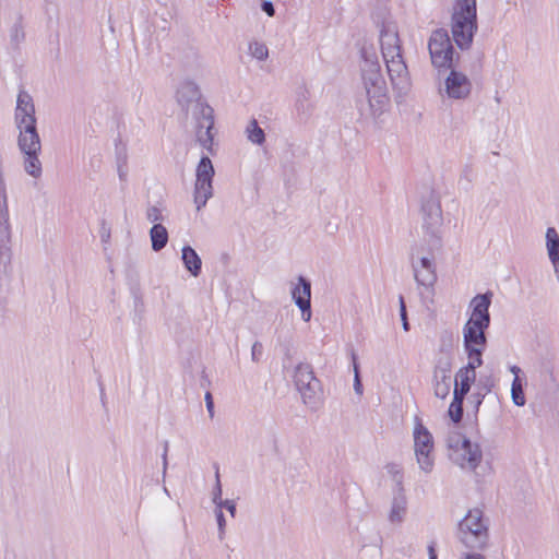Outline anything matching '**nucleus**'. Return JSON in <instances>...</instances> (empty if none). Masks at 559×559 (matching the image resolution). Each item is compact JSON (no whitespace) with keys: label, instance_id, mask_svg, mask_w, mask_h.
I'll use <instances>...</instances> for the list:
<instances>
[{"label":"nucleus","instance_id":"b1692460","mask_svg":"<svg viewBox=\"0 0 559 559\" xmlns=\"http://www.w3.org/2000/svg\"><path fill=\"white\" fill-rule=\"evenodd\" d=\"M15 122L17 128L21 126L36 124L35 108H15Z\"/></svg>","mask_w":559,"mask_h":559},{"label":"nucleus","instance_id":"7ed1b4c3","mask_svg":"<svg viewBox=\"0 0 559 559\" xmlns=\"http://www.w3.org/2000/svg\"><path fill=\"white\" fill-rule=\"evenodd\" d=\"M456 536L465 548L472 550L464 559H486L479 552L487 548L489 540L488 522L483 510L471 509L459 522Z\"/></svg>","mask_w":559,"mask_h":559},{"label":"nucleus","instance_id":"c756f323","mask_svg":"<svg viewBox=\"0 0 559 559\" xmlns=\"http://www.w3.org/2000/svg\"><path fill=\"white\" fill-rule=\"evenodd\" d=\"M250 52L252 57L257 58L258 60H265L269 57V49L265 44L254 41L250 44Z\"/></svg>","mask_w":559,"mask_h":559},{"label":"nucleus","instance_id":"5701e85b","mask_svg":"<svg viewBox=\"0 0 559 559\" xmlns=\"http://www.w3.org/2000/svg\"><path fill=\"white\" fill-rule=\"evenodd\" d=\"M247 139L260 147H263L265 143V133L263 129L259 127L255 119L250 120L247 124Z\"/></svg>","mask_w":559,"mask_h":559},{"label":"nucleus","instance_id":"79ce46f5","mask_svg":"<svg viewBox=\"0 0 559 559\" xmlns=\"http://www.w3.org/2000/svg\"><path fill=\"white\" fill-rule=\"evenodd\" d=\"M219 503H222V508H226V510H228L230 512V514L234 516L235 514V511H236V506L234 503V501H230V500H226V501H219Z\"/></svg>","mask_w":559,"mask_h":559},{"label":"nucleus","instance_id":"49530a36","mask_svg":"<svg viewBox=\"0 0 559 559\" xmlns=\"http://www.w3.org/2000/svg\"><path fill=\"white\" fill-rule=\"evenodd\" d=\"M100 238L103 241H107L110 238V230L103 227L100 231Z\"/></svg>","mask_w":559,"mask_h":559},{"label":"nucleus","instance_id":"2eb2a0df","mask_svg":"<svg viewBox=\"0 0 559 559\" xmlns=\"http://www.w3.org/2000/svg\"><path fill=\"white\" fill-rule=\"evenodd\" d=\"M292 298L301 311V318L305 322L311 319V284L302 276L298 277L296 284H292Z\"/></svg>","mask_w":559,"mask_h":559},{"label":"nucleus","instance_id":"f257e3e1","mask_svg":"<svg viewBox=\"0 0 559 559\" xmlns=\"http://www.w3.org/2000/svg\"><path fill=\"white\" fill-rule=\"evenodd\" d=\"M176 97L180 108L192 117L197 142L209 154L215 155L214 109L203 99L199 86L192 81H185Z\"/></svg>","mask_w":559,"mask_h":559},{"label":"nucleus","instance_id":"39448f33","mask_svg":"<svg viewBox=\"0 0 559 559\" xmlns=\"http://www.w3.org/2000/svg\"><path fill=\"white\" fill-rule=\"evenodd\" d=\"M452 35L461 48H468L477 31L476 0H456L453 7Z\"/></svg>","mask_w":559,"mask_h":559},{"label":"nucleus","instance_id":"423d86ee","mask_svg":"<svg viewBox=\"0 0 559 559\" xmlns=\"http://www.w3.org/2000/svg\"><path fill=\"white\" fill-rule=\"evenodd\" d=\"M492 293L476 295L471 300L472 314L463 328V338L474 343L486 344V329L490 324L489 307Z\"/></svg>","mask_w":559,"mask_h":559},{"label":"nucleus","instance_id":"aec40b11","mask_svg":"<svg viewBox=\"0 0 559 559\" xmlns=\"http://www.w3.org/2000/svg\"><path fill=\"white\" fill-rule=\"evenodd\" d=\"M181 260L186 270L194 277L199 276L202 270V260L191 246H183Z\"/></svg>","mask_w":559,"mask_h":559},{"label":"nucleus","instance_id":"f3484780","mask_svg":"<svg viewBox=\"0 0 559 559\" xmlns=\"http://www.w3.org/2000/svg\"><path fill=\"white\" fill-rule=\"evenodd\" d=\"M407 513V498L405 490H396L391 502L389 521L392 524H401Z\"/></svg>","mask_w":559,"mask_h":559},{"label":"nucleus","instance_id":"ea45409f","mask_svg":"<svg viewBox=\"0 0 559 559\" xmlns=\"http://www.w3.org/2000/svg\"><path fill=\"white\" fill-rule=\"evenodd\" d=\"M221 495H222V488H221V483H219V477H218V471H216V488L213 492V501L218 506V499H221Z\"/></svg>","mask_w":559,"mask_h":559},{"label":"nucleus","instance_id":"f03ea898","mask_svg":"<svg viewBox=\"0 0 559 559\" xmlns=\"http://www.w3.org/2000/svg\"><path fill=\"white\" fill-rule=\"evenodd\" d=\"M380 47L391 83L400 93H405L411 86L407 66L402 56V45L397 24L394 21H383L380 26Z\"/></svg>","mask_w":559,"mask_h":559},{"label":"nucleus","instance_id":"4be33fe9","mask_svg":"<svg viewBox=\"0 0 559 559\" xmlns=\"http://www.w3.org/2000/svg\"><path fill=\"white\" fill-rule=\"evenodd\" d=\"M152 249L155 252L164 249L168 242V231L162 224H154L150 230Z\"/></svg>","mask_w":559,"mask_h":559},{"label":"nucleus","instance_id":"6e6552de","mask_svg":"<svg viewBox=\"0 0 559 559\" xmlns=\"http://www.w3.org/2000/svg\"><path fill=\"white\" fill-rule=\"evenodd\" d=\"M20 134L17 144L21 152L24 154V169L25 171L34 177L39 178L41 176V163L38 158V154L41 151L40 138L37 132L36 124L21 126L19 128Z\"/></svg>","mask_w":559,"mask_h":559},{"label":"nucleus","instance_id":"2f4dec72","mask_svg":"<svg viewBox=\"0 0 559 559\" xmlns=\"http://www.w3.org/2000/svg\"><path fill=\"white\" fill-rule=\"evenodd\" d=\"M356 355L353 354V367H354V390L358 395L362 394V384L359 377V368L357 364Z\"/></svg>","mask_w":559,"mask_h":559},{"label":"nucleus","instance_id":"58836bf2","mask_svg":"<svg viewBox=\"0 0 559 559\" xmlns=\"http://www.w3.org/2000/svg\"><path fill=\"white\" fill-rule=\"evenodd\" d=\"M263 346L260 343H254L251 348L252 359L258 361L259 357L262 355Z\"/></svg>","mask_w":559,"mask_h":559},{"label":"nucleus","instance_id":"4c0bfd02","mask_svg":"<svg viewBox=\"0 0 559 559\" xmlns=\"http://www.w3.org/2000/svg\"><path fill=\"white\" fill-rule=\"evenodd\" d=\"M168 448H169V442L166 440V441L164 442V451H163V454H162V460H163V476H164V477H165V475H166L167 466H168V461H167Z\"/></svg>","mask_w":559,"mask_h":559},{"label":"nucleus","instance_id":"412c9836","mask_svg":"<svg viewBox=\"0 0 559 559\" xmlns=\"http://www.w3.org/2000/svg\"><path fill=\"white\" fill-rule=\"evenodd\" d=\"M476 380V373L460 368L455 374L453 395L464 396L469 392L471 385Z\"/></svg>","mask_w":559,"mask_h":559},{"label":"nucleus","instance_id":"de8ad7c7","mask_svg":"<svg viewBox=\"0 0 559 559\" xmlns=\"http://www.w3.org/2000/svg\"><path fill=\"white\" fill-rule=\"evenodd\" d=\"M510 371L514 374V378H515V377H519L521 369L518 366H512L510 368Z\"/></svg>","mask_w":559,"mask_h":559},{"label":"nucleus","instance_id":"37998d69","mask_svg":"<svg viewBox=\"0 0 559 559\" xmlns=\"http://www.w3.org/2000/svg\"><path fill=\"white\" fill-rule=\"evenodd\" d=\"M117 170H118V176H119V179L121 181H126L127 180V175H128V171L124 167L123 164L119 163L118 164V167H117Z\"/></svg>","mask_w":559,"mask_h":559},{"label":"nucleus","instance_id":"4468645a","mask_svg":"<svg viewBox=\"0 0 559 559\" xmlns=\"http://www.w3.org/2000/svg\"><path fill=\"white\" fill-rule=\"evenodd\" d=\"M427 214L425 218V227L430 236L429 250L438 251L441 248L440 227L442 225V212L439 205L431 204L424 209Z\"/></svg>","mask_w":559,"mask_h":559},{"label":"nucleus","instance_id":"bb28decb","mask_svg":"<svg viewBox=\"0 0 559 559\" xmlns=\"http://www.w3.org/2000/svg\"><path fill=\"white\" fill-rule=\"evenodd\" d=\"M511 397H512V402L516 406H524L526 403V399H525V395L523 392V386H522V383H521V380L519 377H515L512 382Z\"/></svg>","mask_w":559,"mask_h":559},{"label":"nucleus","instance_id":"e433bc0d","mask_svg":"<svg viewBox=\"0 0 559 559\" xmlns=\"http://www.w3.org/2000/svg\"><path fill=\"white\" fill-rule=\"evenodd\" d=\"M204 400H205L206 409L209 412V415L211 418H213L214 417V401H213L212 393L210 391H206Z\"/></svg>","mask_w":559,"mask_h":559},{"label":"nucleus","instance_id":"a18cd8bd","mask_svg":"<svg viewBox=\"0 0 559 559\" xmlns=\"http://www.w3.org/2000/svg\"><path fill=\"white\" fill-rule=\"evenodd\" d=\"M549 260L554 266L555 273L559 274V255L550 257Z\"/></svg>","mask_w":559,"mask_h":559},{"label":"nucleus","instance_id":"c85d7f7f","mask_svg":"<svg viewBox=\"0 0 559 559\" xmlns=\"http://www.w3.org/2000/svg\"><path fill=\"white\" fill-rule=\"evenodd\" d=\"M386 472L391 475L393 481L396 484V490H405L403 486V471L396 464L386 465Z\"/></svg>","mask_w":559,"mask_h":559},{"label":"nucleus","instance_id":"09e8293b","mask_svg":"<svg viewBox=\"0 0 559 559\" xmlns=\"http://www.w3.org/2000/svg\"><path fill=\"white\" fill-rule=\"evenodd\" d=\"M429 559H437V556L435 554V549L432 546L429 547Z\"/></svg>","mask_w":559,"mask_h":559},{"label":"nucleus","instance_id":"a878e982","mask_svg":"<svg viewBox=\"0 0 559 559\" xmlns=\"http://www.w3.org/2000/svg\"><path fill=\"white\" fill-rule=\"evenodd\" d=\"M25 39V32L22 24V19L19 17L17 21L12 25L10 29V41L11 45L15 48L20 46Z\"/></svg>","mask_w":559,"mask_h":559},{"label":"nucleus","instance_id":"393cba45","mask_svg":"<svg viewBox=\"0 0 559 559\" xmlns=\"http://www.w3.org/2000/svg\"><path fill=\"white\" fill-rule=\"evenodd\" d=\"M546 248L549 258L559 255V235L554 227L546 230Z\"/></svg>","mask_w":559,"mask_h":559},{"label":"nucleus","instance_id":"0eeeda50","mask_svg":"<svg viewBox=\"0 0 559 559\" xmlns=\"http://www.w3.org/2000/svg\"><path fill=\"white\" fill-rule=\"evenodd\" d=\"M449 459L461 469L475 472L483 461V451L477 442L453 432L448 437Z\"/></svg>","mask_w":559,"mask_h":559},{"label":"nucleus","instance_id":"ddd939ff","mask_svg":"<svg viewBox=\"0 0 559 559\" xmlns=\"http://www.w3.org/2000/svg\"><path fill=\"white\" fill-rule=\"evenodd\" d=\"M472 92L471 80L462 72L451 70L444 80V87L440 88V95L450 99H466Z\"/></svg>","mask_w":559,"mask_h":559},{"label":"nucleus","instance_id":"9d476101","mask_svg":"<svg viewBox=\"0 0 559 559\" xmlns=\"http://www.w3.org/2000/svg\"><path fill=\"white\" fill-rule=\"evenodd\" d=\"M414 451L417 464L426 474L432 472L435 466L433 439L428 429L421 424L420 419L416 417L414 427Z\"/></svg>","mask_w":559,"mask_h":559},{"label":"nucleus","instance_id":"8fccbe9b","mask_svg":"<svg viewBox=\"0 0 559 559\" xmlns=\"http://www.w3.org/2000/svg\"><path fill=\"white\" fill-rule=\"evenodd\" d=\"M222 259H223L224 261H227V260H228V254H226V253H225V254H223V255H222Z\"/></svg>","mask_w":559,"mask_h":559},{"label":"nucleus","instance_id":"f8f14e48","mask_svg":"<svg viewBox=\"0 0 559 559\" xmlns=\"http://www.w3.org/2000/svg\"><path fill=\"white\" fill-rule=\"evenodd\" d=\"M214 174L215 170L212 160L207 155H203L200 158L195 171L194 203L197 204L198 211L205 206L207 200L213 194L212 181Z\"/></svg>","mask_w":559,"mask_h":559},{"label":"nucleus","instance_id":"c9c22d12","mask_svg":"<svg viewBox=\"0 0 559 559\" xmlns=\"http://www.w3.org/2000/svg\"><path fill=\"white\" fill-rule=\"evenodd\" d=\"M215 515H216V521L218 524L219 533L222 535L223 531H224V526H225V518H224V513L222 511V503H218Z\"/></svg>","mask_w":559,"mask_h":559},{"label":"nucleus","instance_id":"72a5a7b5","mask_svg":"<svg viewBox=\"0 0 559 559\" xmlns=\"http://www.w3.org/2000/svg\"><path fill=\"white\" fill-rule=\"evenodd\" d=\"M399 304H400V316H401V320H402L403 330L405 332H408L409 323L407 320L406 305H405L403 296H400Z\"/></svg>","mask_w":559,"mask_h":559},{"label":"nucleus","instance_id":"dca6fc26","mask_svg":"<svg viewBox=\"0 0 559 559\" xmlns=\"http://www.w3.org/2000/svg\"><path fill=\"white\" fill-rule=\"evenodd\" d=\"M414 278L419 286L432 287L437 281L436 265L432 257H420L412 263Z\"/></svg>","mask_w":559,"mask_h":559},{"label":"nucleus","instance_id":"a19ab883","mask_svg":"<svg viewBox=\"0 0 559 559\" xmlns=\"http://www.w3.org/2000/svg\"><path fill=\"white\" fill-rule=\"evenodd\" d=\"M261 9L270 17L275 14L274 5H273V3L271 1H263L262 4H261Z\"/></svg>","mask_w":559,"mask_h":559},{"label":"nucleus","instance_id":"cd10ccee","mask_svg":"<svg viewBox=\"0 0 559 559\" xmlns=\"http://www.w3.org/2000/svg\"><path fill=\"white\" fill-rule=\"evenodd\" d=\"M464 399V396L453 395V401L449 407V416L454 423H459L462 419Z\"/></svg>","mask_w":559,"mask_h":559},{"label":"nucleus","instance_id":"20e7f679","mask_svg":"<svg viewBox=\"0 0 559 559\" xmlns=\"http://www.w3.org/2000/svg\"><path fill=\"white\" fill-rule=\"evenodd\" d=\"M361 70L370 116L376 118L385 110L389 104L386 83L376 58L365 57Z\"/></svg>","mask_w":559,"mask_h":559},{"label":"nucleus","instance_id":"c03bdc74","mask_svg":"<svg viewBox=\"0 0 559 559\" xmlns=\"http://www.w3.org/2000/svg\"><path fill=\"white\" fill-rule=\"evenodd\" d=\"M210 384H211V381L209 379V376H207L205 369H203L202 373H201L200 385L202 388H207V386H210Z\"/></svg>","mask_w":559,"mask_h":559},{"label":"nucleus","instance_id":"f704fd0d","mask_svg":"<svg viewBox=\"0 0 559 559\" xmlns=\"http://www.w3.org/2000/svg\"><path fill=\"white\" fill-rule=\"evenodd\" d=\"M146 218L150 222L157 224L156 222L163 221L164 216L157 206H150L146 211Z\"/></svg>","mask_w":559,"mask_h":559},{"label":"nucleus","instance_id":"1a4fd4ad","mask_svg":"<svg viewBox=\"0 0 559 559\" xmlns=\"http://www.w3.org/2000/svg\"><path fill=\"white\" fill-rule=\"evenodd\" d=\"M294 384L302 402L310 408H317L320 403V381L314 377L313 369L308 362H299L293 372Z\"/></svg>","mask_w":559,"mask_h":559},{"label":"nucleus","instance_id":"473e14b6","mask_svg":"<svg viewBox=\"0 0 559 559\" xmlns=\"http://www.w3.org/2000/svg\"><path fill=\"white\" fill-rule=\"evenodd\" d=\"M451 390V383H433L435 395L439 399H445Z\"/></svg>","mask_w":559,"mask_h":559},{"label":"nucleus","instance_id":"7c9ffc66","mask_svg":"<svg viewBox=\"0 0 559 559\" xmlns=\"http://www.w3.org/2000/svg\"><path fill=\"white\" fill-rule=\"evenodd\" d=\"M16 107L35 108L32 96L25 91H20L17 95Z\"/></svg>","mask_w":559,"mask_h":559},{"label":"nucleus","instance_id":"9b49d317","mask_svg":"<svg viewBox=\"0 0 559 559\" xmlns=\"http://www.w3.org/2000/svg\"><path fill=\"white\" fill-rule=\"evenodd\" d=\"M428 50L435 68L450 69L452 67L453 46L445 29L439 28L431 33Z\"/></svg>","mask_w":559,"mask_h":559},{"label":"nucleus","instance_id":"a211bd4d","mask_svg":"<svg viewBox=\"0 0 559 559\" xmlns=\"http://www.w3.org/2000/svg\"><path fill=\"white\" fill-rule=\"evenodd\" d=\"M464 340V347L467 353L468 362L466 366L462 367L465 370H468L473 373H476V369L483 365V352L485 349L486 344L474 343L467 338Z\"/></svg>","mask_w":559,"mask_h":559},{"label":"nucleus","instance_id":"6ab92c4d","mask_svg":"<svg viewBox=\"0 0 559 559\" xmlns=\"http://www.w3.org/2000/svg\"><path fill=\"white\" fill-rule=\"evenodd\" d=\"M452 357L450 354H442L436 361L433 368V383H451Z\"/></svg>","mask_w":559,"mask_h":559}]
</instances>
